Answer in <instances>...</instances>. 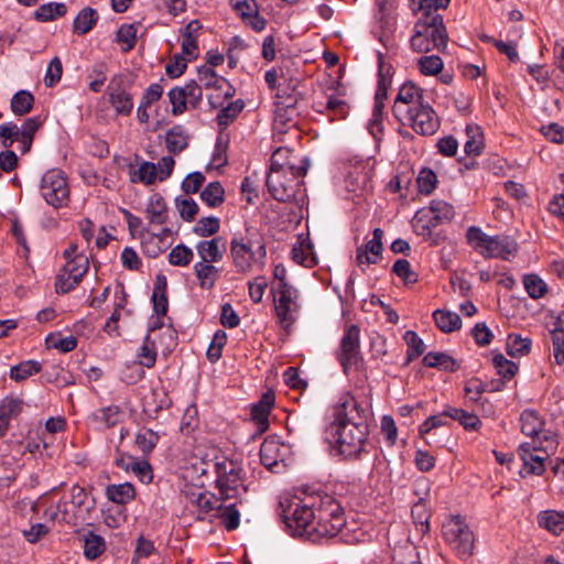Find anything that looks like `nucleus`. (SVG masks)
<instances>
[{
    "label": "nucleus",
    "mask_w": 564,
    "mask_h": 564,
    "mask_svg": "<svg viewBox=\"0 0 564 564\" xmlns=\"http://www.w3.org/2000/svg\"><path fill=\"white\" fill-rule=\"evenodd\" d=\"M40 192L44 200L55 209L66 206L69 186L65 173L58 169L46 171L41 180Z\"/></svg>",
    "instance_id": "nucleus-12"
},
{
    "label": "nucleus",
    "mask_w": 564,
    "mask_h": 564,
    "mask_svg": "<svg viewBox=\"0 0 564 564\" xmlns=\"http://www.w3.org/2000/svg\"><path fill=\"white\" fill-rule=\"evenodd\" d=\"M273 403L274 393L272 391H268L263 393L261 399L251 408V417L260 432H265L269 429L268 417Z\"/></svg>",
    "instance_id": "nucleus-23"
},
{
    "label": "nucleus",
    "mask_w": 564,
    "mask_h": 564,
    "mask_svg": "<svg viewBox=\"0 0 564 564\" xmlns=\"http://www.w3.org/2000/svg\"><path fill=\"white\" fill-rule=\"evenodd\" d=\"M67 12V7L62 2H50L40 6L34 12V18L41 22L53 21L57 18L64 17Z\"/></svg>",
    "instance_id": "nucleus-39"
},
{
    "label": "nucleus",
    "mask_w": 564,
    "mask_h": 564,
    "mask_svg": "<svg viewBox=\"0 0 564 564\" xmlns=\"http://www.w3.org/2000/svg\"><path fill=\"white\" fill-rule=\"evenodd\" d=\"M167 284H155L151 302L153 304V311L159 317H164L169 310V296H167Z\"/></svg>",
    "instance_id": "nucleus-47"
},
{
    "label": "nucleus",
    "mask_w": 564,
    "mask_h": 564,
    "mask_svg": "<svg viewBox=\"0 0 564 564\" xmlns=\"http://www.w3.org/2000/svg\"><path fill=\"white\" fill-rule=\"evenodd\" d=\"M106 549L105 540L94 532H88L84 540V554L89 560L100 556Z\"/></svg>",
    "instance_id": "nucleus-48"
},
{
    "label": "nucleus",
    "mask_w": 564,
    "mask_h": 564,
    "mask_svg": "<svg viewBox=\"0 0 564 564\" xmlns=\"http://www.w3.org/2000/svg\"><path fill=\"white\" fill-rule=\"evenodd\" d=\"M492 364L497 373L507 381L511 380L519 370V366L514 361L507 359L502 354L495 355Z\"/></svg>",
    "instance_id": "nucleus-50"
},
{
    "label": "nucleus",
    "mask_w": 564,
    "mask_h": 564,
    "mask_svg": "<svg viewBox=\"0 0 564 564\" xmlns=\"http://www.w3.org/2000/svg\"><path fill=\"white\" fill-rule=\"evenodd\" d=\"M41 371V364L35 360L22 361L17 366H13L10 370L11 379L15 381H23L26 378Z\"/></svg>",
    "instance_id": "nucleus-49"
},
{
    "label": "nucleus",
    "mask_w": 564,
    "mask_h": 564,
    "mask_svg": "<svg viewBox=\"0 0 564 564\" xmlns=\"http://www.w3.org/2000/svg\"><path fill=\"white\" fill-rule=\"evenodd\" d=\"M521 432L533 440L541 441L544 421L534 410H524L520 415Z\"/></svg>",
    "instance_id": "nucleus-30"
},
{
    "label": "nucleus",
    "mask_w": 564,
    "mask_h": 564,
    "mask_svg": "<svg viewBox=\"0 0 564 564\" xmlns=\"http://www.w3.org/2000/svg\"><path fill=\"white\" fill-rule=\"evenodd\" d=\"M175 206L185 221H193L198 213V205L193 198H175Z\"/></svg>",
    "instance_id": "nucleus-59"
},
{
    "label": "nucleus",
    "mask_w": 564,
    "mask_h": 564,
    "mask_svg": "<svg viewBox=\"0 0 564 564\" xmlns=\"http://www.w3.org/2000/svg\"><path fill=\"white\" fill-rule=\"evenodd\" d=\"M425 367L436 368L447 372H456L460 365L446 352L430 351L429 354H425Z\"/></svg>",
    "instance_id": "nucleus-32"
},
{
    "label": "nucleus",
    "mask_w": 564,
    "mask_h": 564,
    "mask_svg": "<svg viewBox=\"0 0 564 564\" xmlns=\"http://www.w3.org/2000/svg\"><path fill=\"white\" fill-rule=\"evenodd\" d=\"M139 364L142 367L152 368L156 361V350L154 344L150 345V335L148 334L144 338L143 345L141 346L138 355Z\"/></svg>",
    "instance_id": "nucleus-57"
},
{
    "label": "nucleus",
    "mask_w": 564,
    "mask_h": 564,
    "mask_svg": "<svg viewBox=\"0 0 564 564\" xmlns=\"http://www.w3.org/2000/svg\"><path fill=\"white\" fill-rule=\"evenodd\" d=\"M94 509V499L89 498L83 487L74 485L70 488L69 497L62 498L57 503L56 516L61 521L76 527L86 523Z\"/></svg>",
    "instance_id": "nucleus-6"
},
{
    "label": "nucleus",
    "mask_w": 564,
    "mask_h": 564,
    "mask_svg": "<svg viewBox=\"0 0 564 564\" xmlns=\"http://www.w3.org/2000/svg\"><path fill=\"white\" fill-rule=\"evenodd\" d=\"M192 249L184 245L174 247L169 254L170 263L173 265H186L192 261Z\"/></svg>",
    "instance_id": "nucleus-64"
},
{
    "label": "nucleus",
    "mask_w": 564,
    "mask_h": 564,
    "mask_svg": "<svg viewBox=\"0 0 564 564\" xmlns=\"http://www.w3.org/2000/svg\"><path fill=\"white\" fill-rule=\"evenodd\" d=\"M261 464L269 470L274 471L280 462H283L281 445L273 438H267L260 446Z\"/></svg>",
    "instance_id": "nucleus-28"
},
{
    "label": "nucleus",
    "mask_w": 564,
    "mask_h": 564,
    "mask_svg": "<svg viewBox=\"0 0 564 564\" xmlns=\"http://www.w3.org/2000/svg\"><path fill=\"white\" fill-rule=\"evenodd\" d=\"M446 416L458 421L465 430L476 431L481 424V421L475 413L467 412L463 409L448 408L445 411Z\"/></svg>",
    "instance_id": "nucleus-42"
},
{
    "label": "nucleus",
    "mask_w": 564,
    "mask_h": 564,
    "mask_svg": "<svg viewBox=\"0 0 564 564\" xmlns=\"http://www.w3.org/2000/svg\"><path fill=\"white\" fill-rule=\"evenodd\" d=\"M216 517L219 518L229 531L236 530L240 523V512L236 508V503L224 505L223 510L217 511Z\"/></svg>",
    "instance_id": "nucleus-51"
},
{
    "label": "nucleus",
    "mask_w": 564,
    "mask_h": 564,
    "mask_svg": "<svg viewBox=\"0 0 564 564\" xmlns=\"http://www.w3.org/2000/svg\"><path fill=\"white\" fill-rule=\"evenodd\" d=\"M159 434L150 429H142L135 435V444L144 454L151 453L159 442Z\"/></svg>",
    "instance_id": "nucleus-53"
},
{
    "label": "nucleus",
    "mask_w": 564,
    "mask_h": 564,
    "mask_svg": "<svg viewBox=\"0 0 564 564\" xmlns=\"http://www.w3.org/2000/svg\"><path fill=\"white\" fill-rule=\"evenodd\" d=\"M202 24L197 20L191 21L182 31V52L187 55L189 59L196 58L198 55L197 39Z\"/></svg>",
    "instance_id": "nucleus-27"
},
{
    "label": "nucleus",
    "mask_w": 564,
    "mask_h": 564,
    "mask_svg": "<svg viewBox=\"0 0 564 564\" xmlns=\"http://www.w3.org/2000/svg\"><path fill=\"white\" fill-rule=\"evenodd\" d=\"M42 126L39 116H34L24 120L21 127L14 122H6L0 124V145L3 149H10L14 141L20 143V151L28 153L32 147L35 132Z\"/></svg>",
    "instance_id": "nucleus-11"
},
{
    "label": "nucleus",
    "mask_w": 564,
    "mask_h": 564,
    "mask_svg": "<svg viewBox=\"0 0 564 564\" xmlns=\"http://www.w3.org/2000/svg\"><path fill=\"white\" fill-rule=\"evenodd\" d=\"M165 144L169 152L181 153L188 147V134L182 126H174L166 132Z\"/></svg>",
    "instance_id": "nucleus-35"
},
{
    "label": "nucleus",
    "mask_w": 564,
    "mask_h": 564,
    "mask_svg": "<svg viewBox=\"0 0 564 564\" xmlns=\"http://www.w3.org/2000/svg\"><path fill=\"white\" fill-rule=\"evenodd\" d=\"M107 498L118 505H126L135 497V489L132 484L123 482L119 485H109L106 488Z\"/></svg>",
    "instance_id": "nucleus-36"
},
{
    "label": "nucleus",
    "mask_w": 564,
    "mask_h": 564,
    "mask_svg": "<svg viewBox=\"0 0 564 564\" xmlns=\"http://www.w3.org/2000/svg\"><path fill=\"white\" fill-rule=\"evenodd\" d=\"M89 88L94 93H99L107 79V66L104 63L96 64L89 72Z\"/></svg>",
    "instance_id": "nucleus-62"
},
{
    "label": "nucleus",
    "mask_w": 564,
    "mask_h": 564,
    "mask_svg": "<svg viewBox=\"0 0 564 564\" xmlns=\"http://www.w3.org/2000/svg\"><path fill=\"white\" fill-rule=\"evenodd\" d=\"M137 30L133 24H122L117 31V42L123 44V51H130L135 45Z\"/></svg>",
    "instance_id": "nucleus-61"
},
{
    "label": "nucleus",
    "mask_w": 564,
    "mask_h": 564,
    "mask_svg": "<svg viewBox=\"0 0 564 564\" xmlns=\"http://www.w3.org/2000/svg\"><path fill=\"white\" fill-rule=\"evenodd\" d=\"M346 523L344 510L330 496L319 497L316 508L315 524L311 528L314 539L336 536Z\"/></svg>",
    "instance_id": "nucleus-5"
},
{
    "label": "nucleus",
    "mask_w": 564,
    "mask_h": 564,
    "mask_svg": "<svg viewBox=\"0 0 564 564\" xmlns=\"http://www.w3.org/2000/svg\"><path fill=\"white\" fill-rule=\"evenodd\" d=\"M433 319L435 325L443 333H453L462 327V319L459 315L448 310H436L433 312Z\"/></svg>",
    "instance_id": "nucleus-34"
},
{
    "label": "nucleus",
    "mask_w": 564,
    "mask_h": 564,
    "mask_svg": "<svg viewBox=\"0 0 564 564\" xmlns=\"http://www.w3.org/2000/svg\"><path fill=\"white\" fill-rule=\"evenodd\" d=\"M196 505L198 509L205 513L223 510V501L220 498L210 492H200L197 496Z\"/></svg>",
    "instance_id": "nucleus-56"
},
{
    "label": "nucleus",
    "mask_w": 564,
    "mask_h": 564,
    "mask_svg": "<svg viewBox=\"0 0 564 564\" xmlns=\"http://www.w3.org/2000/svg\"><path fill=\"white\" fill-rule=\"evenodd\" d=\"M229 4L241 21L256 32L265 29L267 20L259 14L256 0H229Z\"/></svg>",
    "instance_id": "nucleus-18"
},
{
    "label": "nucleus",
    "mask_w": 564,
    "mask_h": 564,
    "mask_svg": "<svg viewBox=\"0 0 564 564\" xmlns=\"http://www.w3.org/2000/svg\"><path fill=\"white\" fill-rule=\"evenodd\" d=\"M547 449L549 446H543L542 441L538 440L521 444L518 447V454L523 463L520 475H542L545 470L544 462L549 457Z\"/></svg>",
    "instance_id": "nucleus-14"
},
{
    "label": "nucleus",
    "mask_w": 564,
    "mask_h": 564,
    "mask_svg": "<svg viewBox=\"0 0 564 564\" xmlns=\"http://www.w3.org/2000/svg\"><path fill=\"white\" fill-rule=\"evenodd\" d=\"M246 490V488L241 485L239 478L235 475L230 476H220L217 479V488L219 491V498L223 502L237 498L239 495V488Z\"/></svg>",
    "instance_id": "nucleus-37"
},
{
    "label": "nucleus",
    "mask_w": 564,
    "mask_h": 564,
    "mask_svg": "<svg viewBox=\"0 0 564 564\" xmlns=\"http://www.w3.org/2000/svg\"><path fill=\"white\" fill-rule=\"evenodd\" d=\"M198 256L205 262L220 261L226 251V240L217 236L210 240H203L196 245Z\"/></svg>",
    "instance_id": "nucleus-24"
},
{
    "label": "nucleus",
    "mask_w": 564,
    "mask_h": 564,
    "mask_svg": "<svg viewBox=\"0 0 564 564\" xmlns=\"http://www.w3.org/2000/svg\"><path fill=\"white\" fill-rule=\"evenodd\" d=\"M444 62L438 55L425 56V76L438 75V80L443 84H449L453 80V75L445 70Z\"/></svg>",
    "instance_id": "nucleus-40"
},
{
    "label": "nucleus",
    "mask_w": 564,
    "mask_h": 564,
    "mask_svg": "<svg viewBox=\"0 0 564 564\" xmlns=\"http://www.w3.org/2000/svg\"><path fill=\"white\" fill-rule=\"evenodd\" d=\"M392 110L403 127L399 130L403 138H412L406 127L423 135V91L419 86L412 82L404 83L399 89Z\"/></svg>",
    "instance_id": "nucleus-1"
},
{
    "label": "nucleus",
    "mask_w": 564,
    "mask_h": 564,
    "mask_svg": "<svg viewBox=\"0 0 564 564\" xmlns=\"http://www.w3.org/2000/svg\"><path fill=\"white\" fill-rule=\"evenodd\" d=\"M451 0H425V52L433 48L444 51L447 46L448 34L441 14L432 15V11L444 10Z\"/></svg>",
    "instance_id": "nucleus-10"
},
{
    "label": "nucleus",
    "mask_w": 564,
    "mask_h": 564,
    "mask_svg": "<svg viewBox=\"0 0 564 564\" xmlns=\"http://www.w3.org/2000/svg\"><path fill=\"white\" fill-rule=\"evenodd\" d=\"M145 216L152 225H164L167 221V206L160 194L150 196L147 207Z\"/></svg>",
    "instance_id": "nucleus-29"
},
{
    "label": "nucleus",
    "mask_w": 564,
    "mask_h": 564,
    "mask_svg": "<svg viewBox=\"0 0 564 564\" xmlns=\"http://www.w3.org/2000/svg\"><path fill=\"white\" fill-rule=\"evenodd\" d=\"M124 412L119 405H109L91 413L90 420L102 429H110L122 422Z\"/></svg>",
    "instance_id": "nucleus-26"
},
{
    "label": "nucleus",
    "mask_w": 564,
    "mask_h": 564,
    "mask_svg": "<svg viewBox=\"0 0 564 564\" xmlns=\"http://www.w3.org/2000/svg\"><path fill=\"white\" fill-rule=\"evenodd\" d=\"M200 199L209 207H218L224 203L225 189L219 182H212L200 192Z\"/></svg>",
    "instance_id": "nucleus-41"
},
{
    "label": "nucleus",
    "mask_w": 564,
    "mask_h": 564,
    "mask_svg": "<svg viewBox=\"0 0 564 564\" xmlns=\"http://www.w3.org/2000/svg\"><path fill=\"white\" fill-rule=\"evenodd\" d=\"M443 534L459 557L473 554L475 536L460 516H454L443 524Z\"/></svg>",
    "instance_id": "nucleus-13"
},
{
    "label": "nucleus",
    "mask_w": 564,
    "mask_h": 564,
    "mask_svg": "<svg viewBox=\"0 0 564 564\" xmlns=\"http://www.w3.org/2000/svg\"><path fill=\"white\" fill-rule=\"evenodd\" d=\"M230 254L237 271L258 270L262 268L267 257L265 243L262 239L245 240L242 237H235L230 241Z\"/></svg>",
    "instance_id": "nucleus-8"
},
{
    "label": "nucleus",
    "mask_w": 564,
    "mask_h": 564,
    "mask_svg": "<svg viewBox=\"0 0 564 564\" xmlns=\"http://www.w3.org/2000/svg\"><path fill=\"white\" fill-rule=\"evenodd\" d=\"M167 96L172 105V115L180 116L185 112L187 107H189L182 87L172 88Z\"/></svg>",
    "instance_id": "nucleus-58"
},
{
    "label": "nucleus",
    "mask_w": 564,
    "mask_h": 564,
    "mask_svg": "<svg viewBox=\"0 0 564 564\" xmlns=\"http://www.w3.org/2000/svg\"><path fill=\"white\" fill-rule=\"evenodd\" d=\"M97 21V11L89 7L84 8L74 19L73 31L79 35L86 34L96 25Z\"/></svg>",
    "instance_id": "nucleus-38"
},
{
    "label": "nucleus",
    "mask_w": 564,
    "mask_h": 564,
    "mask_svg": "<svg viewBox=\"0 0 564 564\" xmlns=\"http://www.w3.org/2000/svg\"><path fill=\"white\" fill-rule=\"evenodd\" d=\"M227 343V334L225 330L218 329L213 337V340L207 349V358L215 362L221 357V351Z\"/></svg>",
    "instance_id": "nucleus-60"
},
{
    "label": "nucleus",
    "mask_w": 564,
    "mask_h": 564,
    "mask_svg": "<svg viewBox=\"0 0 564 564\" xmlns=\"http://www.w3.org/2000/svg\"><path fill=\"white\" fill-rule=\"evenodd\" d=\"M88 270L89 260L87 256L80 254L70 261H66L57 275V282H80Z\"/></svg>",
    "instance_id": "nucleus-21"
},
{
    "label": "nucleus",
    "mask_w": 564,
    "mask_h": 564,
    "mask_svg": "<svg viewBox=\"0 0 564 564\" xmlns=\"http://www.w3.org/2000/svg\"><path fill=\"white\" fill-rule=\"evenodd\" d=\"M383 230L376 228L372 238L356 250V262L358 267L375 264L381 259Z\"/></svg>",
    "instance_id": "nucleus-19"
},
{
    "label": "nucleus",
    "mask_w": 564,
    "mask_h": 564,
    "mask_svg": "<svg viewBox=\"0 0 564 564\" xmlns=\"http://www.w3.org/2000/svg\"><path fill=\"white\" fill-rule=\"evenodd\" d=\"M299 163V165L290 166L285 173L283 170L268 173L267 186L274 199L283 203L303 200V178L308 170V159L303 156Z\"/></svg>",
    "instance_id": "nucleus-2"
},
{
    "label": "nucleus",
    "mask_w": 564,
    "mask_h": 564,
    "mask_svg": "<svg viewBox=\"0 0 564 564\" xmlns=\"http://www.w3.org/2000/svg\"><path fill=\"white\" fill-rule=\"evenodd\" d=\"M369 411L361 408L352 398L346 397L336 408L334 412V421L356 426L358 424L368 429Z\"/></svg>",
    "instance_id": "nucleus-17"
},
{
    "label": "nucleus",
    "mask_w": 564,
    "mask_h": 564,
    "mask_svg": "<svg viewBox=\"0 0 564 564\" xmlns=\"http://www.w3.org/2000/svg\"><path fill=\"white\" fill-rule=\"evenodd\" d=\"M245 102L241 99H237L226 107H223L217 115V123L220 128L228 127L243 110Z\"/></svg>",
    "instance_id": "nucleus-46"
},
{
    "label": "nucleus",
    "mask_w": 564,
    "mask_h": 564,
    "mask_svg": "<svg viewBox=\"0 0 564 564\" xmlns=\"http://www.w3.org/2000/svg\"><path fill=\"white\" fill-rule=\"evenodd\" d=\"M404 341L408 345L406 361L405 365L410 364L414 358H417L423 354V340L413 330H406L403 336Z\"/></svg>",
    "instance_id": "nucleus-54"
},
{
    "label": "nucleus",
    "mask_w": 564,
    "mask_h": 564,
    "mask_svg": "<svg viewBox=\"0 0 564 564\" xmlns=\"http://www.w3.org/2000/svg\"><path fill=\"white\" fill-rule=\"evenodd\" d=\"M220 220L215 216L200 218L193 228L199 237H209L219 231Z\"/></svg>",
    "instance_id": "nucleus-55"
},
{
    "label": "nucleus",
    "mask_w": 564,
    "mask_h": 564,
    "mask_svg": "<svg viewBox=\"0 0 564 564\" xmlns=\"http://www.w3.org/2000/svg\"><path fill=\"white\" fill-rule=\"evenodd\" d=\"M369 431L361 425L351 426L333 421L326 430V440L334 445L340 455L356 457L362 451Z\"/></svg>",
    "instance_id": "nucleus-4"
},
{
    "label": "nucleus",
    "mask_w": 564,
    "mask_h": 564,
    "mask_svg": "<svg viewBox=\"0 0 564 564\" xmlns=\"http://www.w3.org/2000/svg\"><path fill=\"white\" fill-rule=\"evenodd\" d=\"M536 520L541 528L555 535L564 532V511L544 510L538 514Z\"/></svg>",
    "instance_id": "nucleus-33"
},
{
    "label": "nucleus",
    "mask_w": 564,
    "mask_h": 564,
    "mask_svg": "<svg viewBox=\"0 0 564 564\" xmlns=\"http://www.w3.org/2000/svg\"><path fill=\"white\" fill-rule=\"evenodd\" d=\"M454 215V207L449 203L441 199H433L430 203L427 214H425V218L429 217L425 229L436 227L444 223H449Z\"/></svg>",
    "instance_id": "nucleus-22"
},
{
    "label": "nucleus",
    "mask_w": 564,
    "mask_h": 564,
    "mask_svg": "<svg viewBox=\"0 0 564 564\" xmlns=\"http://www.w3.org/2000/svg\"><path fill=\"white\" fill-rule=\"evenodd\" d=\"M130 88L131 83L124 75L113 76L107 87L109 101L119 115L128 116L133 109Z\"/></svg>",
    "instance_id": "nucleus-16"
},
{
    "label": "nucleus",
    "mask_w": 564,
    "mask_h": 564,
    "mask_svg": "<svg viewBox=\"0 0 564 564\" xmlns=\"http://www.w3.org/2000/svg\"><path fill=\"white\" fill-rule=\"evenodd\" d=\"M531 339L519 334H510L507 340V354L513 358L525 356L531 350Z\"/></svg>",
    "instance_id": "nucleus-43"
},
{
    "label": "nucleus",
    "mask_w": 564,
    "mask_h": 564,
    "mask_svg": "<svg viewBox=\"0 0 564 564\" xmlns=\"http://www.w3.org/2000/svg\"><path fill=\"white\" fill-rule=\"evenodd\" d=\"M296 165L291 160V151L288 148H278L271 155V167L270 172H278L283 170V173L289 171V167Z\"/></svg>",
    "instance_id": "nucleus-52"
},
{
    "label": "nucleus",
    "mask_w": 564,
    "mask_h": 564,
    "mask_svg": "<svg viewBox=\"0 0 564 564\" xmlns=\"http://www.w3.org/2000/svg\"><path fill=\"white\" fill-rule=\"evenodd\" d=\"M270 292L273 296L276 323L290 334L301 308L300 292L293 284H272Z\"/></svg>",
    "instance_id": "nucleus-7"
},
{
    "label": "nucleus",
    "mask_w": 564,
    "mask_h": 564,
    "mask_svg": "<svg viewBox=\"0 0 564 564\" xmlns=\"http://www.w3.org/2000/svg\"><path fill=\"white\" fill-rule=\"evenodd\" d=\"M188 106L193 109L197 108L203 98V88L194 79L188 80L183 87Z\"/></svg>",
    "instance_id": "nucleus-63"
},
{
    "label": "nucleus",
    "mask_w": 564,
    "mask_h": 564,
    "mask_svg": "<svg viewBox=\"0 0 564 564\" xmlns=\"http://www.w3.org/2000/svg\"><path fill=\"white\" fill-rule=\"evenodd\" d=\"M34 104V96L28 90H19L11 99V110L15 116L29 113Z\"/></svg>",
    "instance_id": "nucleus-44"
},
{
    "label": "nucleus",
    "mask_w": 564,
    "mask_h": 564,
    "mask_svg": "<svg viewBox=\"0 0 564 564\" xmlns=\"http://www.w3.org/2000/svg\"><path fill=\"white\" fill-rule=\"evenodd\" d=\"M467 140L464 144V151L468 156H478L484 149V134L479 126L467 123L465 127Z\"/></svg>",
    "instance_id": "nucleus-31"
},
{
    "label": "nucleus",
    "mask_w": 564,
    "mask_h": 564,
    "mask_svg": "<svg viewBox=\"0 0 564 564\" xmlns=\"http://www.w3.org/2000/svg\"><path fill=\"white\" fill-rule=\"evenodd\" d=\"M359 334V327L352 324L347 327L340 340L338 360L346 375L351 368H358L359 364L362 360L360 354Z\"/></svg>",
    "instance_id": "nucleus-15"
},
{
    "label": "nucleus",
    "mask_w": 564,
    "mask_h": 564,
    "mask_svg": "<svg viewBox=\"0 0 564 564\" xmlns=\"http://www.w3.org/2000/svg\"><path fill=\"white\" fill-rule=\"evenodd\" d=\"M24 403L21 399L14 397H7L0 403V437L4 436L10 421L12 419L18 417L22 410Z\"/></svg>",
    "instance_id": "nucleus-25"
},
{
    "label": "nucleus",
    "mask_w": 564,
    "mask_h": 564,
    "mask_svg": "<svg viewBox=\"0 0 564 564\" xmlns=\"http://www.w3.org/2000/svg\"><path fill=\"white\" fill-rule=\"evenodd\" d=\"M317 503L304 502L302 500L291 501L288 510L283 509L281 517L283 521L292 530L294 535H305L308 539H314V528Z\"/></svg>",
    "instance_id": "nucleus-9"
},
{
    "label": "nucleus",
    "mask_w": 564,
    "mask_h": 564,
    "mask_svg": "<svg viewBox=\"0 0 564 564\" xmlns=\"http://www.w3.org/2000/svg\"><path fill=\"white\" fill-rule=\"evenodd\" d=\"M158 176L156 165L152 162H143L137 170L130 171L132 183L153 184Z\"/></svg>",
    "instance_id": "nucleus-45"
},
{
    "label": "nucleus",
    "mask_w": 564,
    "mask_h": 564,
    "mask_svg": "<svg viewBox=\"0 0 564 564\" xmlns=\"http://www.w3.org/2000/svg\"><path fill=\"white\" fill-rule=\"evenodd\" d=\"M466 239L473 249L485 258L509 261L518 253L516 239L508 235L490 236L479 227L471 226L466 231Z\"/></svg>",
    "instance_id": "nucleus-3"
},
{
    "label": "nucleus",
    "mask_w": 564,
    "mask_h": 564,
    "mask_svg": "<svg viewBox=\"0 0 564 564\" xmlns=\"http://www.w3.org/2000/svg\"><path fill=\"white\" fill-rule=\"evenodd\" d=\"M197 76L202 87L206 89H223L226 98H231L235 95V89L229 82L225 77L218 76L212 67H199Z\"/></svg>",
    "instance_id": "nucleus-20"
}]
</instances>
